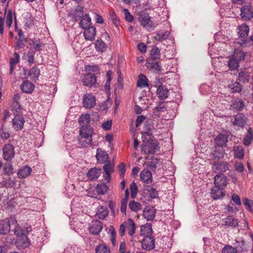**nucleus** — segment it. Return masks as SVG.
<instances>
[{"label": "nucleus", "mask_w": 253, "mask_h": 253, "mask_svg": "<svg viewBox=\"0 0 253 253\" xmlns=\"http://www.w3.org/2000/svg\"><path fill=\"white\" fill-rule=\"evenodd\" d=\"M15 156L14 147L10 143L4 144L2 148V158L7 162H10Z\"/></svg>", "instance_id": "nucleus-3"}, {"label": "nucleus", "mask_w": 253, "mask_h": 253, "mask_svg": "<svg viewBox=\"0 0 253 253\" xmlns=\"http://www.w3.org/2000/svg\"><path fill=\"white\" fill-rule=\"evenodd\" d=\"M12 225L14 227V233L17 236H21L26 235L32 230L31 227L26 224V226L22 227L17 224V222H12Z\"/></svg>", "instance_id": "nucleus-8"}, {"label": "nucleus", "mask_w": 253, "mask_h": 253, "mask_svg": "<svg viewBox=\"0 0 253 253\" xmlns=\"http://www.w3.org/2000/svg\"><path fill=\"white\" fill-rule=\"evenodd\" d=\"M95 253H110V250L106 245L100 244L96 247Z\"/></svg>", "instance_id": "nucleus-48"}, {"label": "nucleus", "mask_w": 253, "mask_h": 253, "mask_svg": "<svg viewBox=\"0 0 253 253\" xmlns=\"http://www.w3.org/2000/svg\"><path fill=\"white\" fill-rule=\"evenodd\" d=\"M30 41L31 42L29 43V45H32V48L30 47L31 49H34L35 52H40L42 50L45 44L42 42L40 39H30Z\"/></svg>", "instance_id": "nucleus-20"}, {"label": "nucleus", "mask_w": 253, "mask_h": 253, "mask_svg": "<svg viewBox=\"0 0 253 253\" xmlns=\"http://www.w3.org/2000/svg\"><path fill=\"white\" fill-rule=\"evenodd\" d=\"M14 57L11 58L9 61V73L11 75L12 74L14 70L15 69L16 65L19 62L20 60V56L18 53L14 52Z\"/></svg>", "instance_id": "nucleus-32"}, {"label": "nucleus", "mask_w": 253, "mask_h": 253, "mask_svg": "<svg viewBox=\"0 0 253 253\" xmlns=\"http://www.w3.org/2000/svg\"><path fill=\"white\" fill-rule=\"evenodd\" d=\"M247 118L243 113H238L234 117V121L233 124L234 126H237L243 127L247 123Z\"/></svg>", "instance_id": "nucleus-17"}, {"label": "nucleus", "mask_w": 253, "mask_h": 253, "mask_svg": "<svg viewBox=\"0 0 253 253\" xmlns=\"http://www.w3.org/2000/svg\"><path fill=\"white\" fill-rule=\"evenodd\" d=\"M95 47L97 51L103 52L106 49V44L102 40H97L95 43Z\"/></svg>", "instance_id": "nucleus-46"}, {"label": "nucleus", "mask_w": 253, "mask_h": 253, "mask_svg": "<svg viewBox=\"0 0 253 253\" xmlns=\"http://www.w3.org/2000/svg\"><path fill=\"white\" fill-rule=\"evenodd\" d=\"M155 239L153 235L144 237L141 241L142 249L146 251H151L155 247Z\"/></svg>", "instance_id": "nucleus-6"}, {"label": "nucleus", "mask_w": 253, "mask_h": 253, "mask_svg": "<svg viewBox=\"0 0 253 253\" xmlns=\"http://www.w3.org/2000/svg\"><path fill=\"white\" fill-rule=\"evenodd\" d=\"M250 76L248 73L241 71L239 73L238 80L243 83H248L249 81Z\"/></svg>", "instance_id": "nucleus-50"}, {"label": "nucleus", "mask_w": 253, "mask_h": 253, "mask_svg": "<svg viewBox=\"0 0 253 253\" xmlns=\"http://www.w3.org/2000/svg\"><path fill=\"white\" fill-rule=\"evenodd\" d=\"M32 171V169L30 167L26 166L18 170L17 175L20 178H25L31 174Z\"/></svg>", "instance_id": "nucleus-30"}, {"label": "nucleus", "mask_w": 253, "mask_h": 253, "mask_svg": "<svg viewBox=\"0 0 253 253\" xmlns=\"http://www.w3.org/2000/svg\"><path fill=\"white\" fill-rule=\"evenodd\" d=\"M152 131H144L142 133V139L143 142H145L147 141H150L151 136H152Z\"/></svg>", "instance_id": "nucleus-61"}, {"label": "nucleus", "mask_w": 253, "mask_h": 253, "mask_svg": "<svg viewBox=\"0 0 253 253\" xmlns=\"http://www.w3.org/2000/svg\"><path fill=\"white\" fill-rule=\"evenodd\" d=\"M230 86L231 89L233 93L240 92L242 89V85L237 82H235Z\"/></svg>", "instance_id": "nucleus-59"}, {"label": "nucleus", "mask_w": 253, "mask_h": 253, "mask_svg": "<svg viewBox=\"0 0 253 253\" xmlns=\"http://www.w3.org/2000/svg\"><path fill=\"white\" fill-rule=\"evenodd\" d=\"M153 230L151 224L147 222L144 225L141 226L140 230V235L146 237L152 235Z\"/></svg>", "instance_id": "nucleus-23"}, {"label": "nucleus", "mask_w": 253, "mask_h": 253, "mask_svg": "<svg viewBox=\"0 0 253 253\" xmlns=\"http://www.w3.org/2000/svg\"><path fill=\"white\" fill-rule=\"evenodd\" d=\"M101 173V169L96 168L90 169L87 173V176L90 180H96Z\"/></svg>", "instance_id": "nucleus-25"}, {"label": "nucleus", "mask_w": 253, "mask_h": 253, "mask_svg": "<svg viewBox=\"0 0 253 253\" xmlns=\"http://www.w3.org/2000/svg\"><path fill=\"white\" fill-rule=\"evenodd\" d=\"M157 106L155 107L154 110L158 112H164L167 110L165 102L161 101L156 102Z\"/></svg>", "instance_id": "nucleus-53"}, {"label": "nucleus", "mask_w": 253, "mask_h": 253, "mask_svg": "<svg viewBox=\"0 0 253 253\" xmlns=\"http://www.w3.org/2000/svg\"><path fill=\"white\" fill-rule=\"evenodd\" d=\"M243 201L246 209L253 213V201L249 200L246 197L244 198Z\"/></svg>", "instance_id": "nucleus-54"}, {"label": "nucleus", "mask_w": 253, "mask_h": 253, "mask_svg": "<svg viewBox=\"0 0 253 253\" xmlns=\"http://www.w3.org/2000/svg\"><path fill=\"white\" fill-rule=\"evenodd\" d=\"M94 133V129L91 126L86 125L83 126L80 129V136H88L92 137Z\"/></svg>", "instance_id": "nucleus-27"}, {"label": "nucleus", "mask_w": 253, "mask_h": 253, "mask_svg": "<svg viewBox=\"0 0 253 253\" xmlns=\"http://www.w3.org/2000/svg\"><path fill=\"white\" fill-rule=\"evenodd\" d=\"M159 198L158 191L153 187L149 185L144 190V194L141 200L145 203L151 202L153 199Z\"/></svg>", "instance_id": "nucleus-2"}, {"label": "nucleus", "mask_w": 253, "mask_h": 253, "mask_svg": "<svg viewBox=\"0 0 253 253\" xmlns=\"http://www.w3.org/2000/svg\"><path fill=\"white\" fill-rule=\"evenodd\" d=\"M35 88V85L31 82L26 80L24 81L20 85L21 90L26 93H31Z\"/></svg>", "instance_id": "nucleus-26"}, {"label": "nucleus", "mask_w": 253, "mask_h": 253, "mask_svg": "<svg viewBox=\"0 0 253 253\" xmlns=\"http://www.w3.org/2000/svg\"><path fill=\"white\" fill-rule=\"evenodd\" d=\"M108 214V210L107 207L100 206H99L97 210L96 216L100 219L103 220Z\"/></svg>", "instance_id": "nucleus-31"}, {"label": "nucleus", "mask_w": 253, "mask_h": 253, "mask_svg": "<svg viewBox=\"0 0 253 253\" xmlns=\"http://www.w3.org/2000/svg\"><path fill=\"white\" fill-rule=\"evenodd\" d=\"M2 186L5 188H12L16 184L15 177H8L4 178L2 181Z\"/></svg>", "instance_id": "nucleus-40"}, {"label": "nucleus", "mask_w": 253, "mask_h": 253, "mask_svg": "<svg viewBox=\"0 0 253 253\" xmlns=\"http://www.w3.org/2000/svg\"><path fill=\"white\" fill-rule=\"evenodd\" d=\"M156 94L160 100H163L169 97V90L165 85H160L157 89Z\"/></svg>", "instance_id": "nucleus-18"}, {"label": "nucleus", "mask_w": 253, "mask_h": 253, "mask_svg": "<svg viewBox=\"0 0 253 253\" xmlns=\"http://www.w3.org/2000/svg\"><path fill=\"white\" fill-rule=\"evenodd\" d=\"M146 67L150 70H153L155 72H158L162 69L161 66L159 64V63L154 60L151 61L150 60L146 64Z\"/></svg>", "instance_id": "nucleus-39"}, {"label": "nucleus", "mask_w": 253, "mask_h": 253, "mask_svg": "<svg viewBox=\"0 0 253 253\" xmlns=\"http://www.w3.org/2000/svg\"><path fill=\"white\" fill-rule=\"evenodd\" d=\"M249 32V27L245 24H243L240 27L238 34L241 37L245 38L248 35Z\"/></svg>", "instance_id": "nucleus-47"}, {"label": "nucleus", "mask_w": 253, "mask_h": 253, "mask_svg": "<svg viewBox=\"0 0 253 253\" xmlns=\"http://www.w3.org/2000/svg\"><path fill=\"white\" fill-rule=\"evenodd\" d=\"M118 169L119 171L121 177L124 178L126 171L125 164L123 163H120L118 166Z\"/></svg>", "instance_id": "nucleus-64"}, {"label": "nucleus", "mask_w": 253, "mask_h": 253, "mask_svg": "<svg viewBox=\"0 0 253 253\" xmlns=\"http://www.w3.org/2000/svg\"><path fill=\"white\" fill-rule=\"evenodd\" d=\"M82 82L84 86L91 87L96 83V77L93 73H87L84 75Z\"/></svg>", "instance_id": "nucleus-10"}, {"label": "nucleus", "mask_w": 253, "mask_h": 253, "mask_svg": "<svg viewBox=\"0 0 253 253\" xmlns=\"http://www.w3.org/2000/svg\"><path fill=\"white\" fill-rule=\"evenodd\" d=\"M241 16L245 21L251 20L253 18V10L250 5H244L241 9Z\"/></svg>", "instance_id": "nucleus-11"}, {"label": "nucleus", "mask_w": 253, "mask_h": 253, "mask_svg": "<svg viewBox=\"0 0 253 253\" xmlns=\"http://www.w3.org/2000/svg\"><path fill=\"white\" fill-rule=\"evenodd\" d=\"M161 54L160 50L158 47L155 45H153L150 52V60H155L160 58Z\"/></svg>", "instance_id": "nucleus-38"}, {"label": "nucleus", "mask_w": 253, "mask_h": 253, "mask_svg": "<svg viewBox=\"0 0 253 253\" xmlns=\"http://www.w3.org/2000/svg\"><path fill=\"white\" fill-rule=\"evenodd\" d=\"M233 244L235 248L238 249L237 253H248L250 250L249 244L243 238L236 239Z\"/></svg>", "instance_id": "nucleus-5"}, {"label": "nucleus", "mask_w": 253, "mask_h": 253, "mask_svg": "<svg viewBox=\"0 0 253 253\" xmlns=\"http://www.w3.org/2000/svg\"><path fill=\"white\" fill-rule=\"evenodd\" d=\"M156 210L153 207L147 206L143 210V216L147 221H152L155 216Z\"/></svg>", "instance_id": "nucleus-19"}, {"label": "nucleus", "mask_w": 253, "mask_h": 253, "mask_svg": "<svg viewBox=\"0 0 253 253\" xmlns=\"http://www.w3.org/2000/svg\"><path fill=\"white\" fill-rule=\"evenodd\" d=\"M12 125L13 128L16 130H19L23 127L25 120L22 116L19 114L15 115L14 118L12 119Z\"/></svg>", "instance_id": "nucleus-12"}, {"label": "nucleus", "mask_w": 253, "mask_h": 253, "mask_svg": "<svg viewBox=\"0 0 253 253\" xmlns=\"http://www.w3.org/2000/svg\"><path fill=\"white\" fill-rule=\"evenodd\" d=\"M96 158L97 162L100 164H103L109 161L108 154L102 151L100 148H98L96 151Z\"/></svg>", "instance_id": "nucleus-22"}, {"label": "nucleus", "mask_w": 253, "mask_h": 253, "mask_svg": "<svg viewBox=\"0 0 253 253\" xmlns=\"http://www.w3.org/2000/svg\"><path fill=\"white\" fill-rule=\"evenodd\" d=\"M92 138L88 136H81L78 139L79 144L83 147H88L92 144Z\"/></svg>", "instance_id": "nucleus-34"}, {"label": "nucleus", "mask_w": 253, "mask_h": 253, "mask_svg": "<svg viewBox=\"0 0 253 253\" xmlns=\"http://www.w3.org/2000/svg\"><path fill=\"white\" fill-rule=\"evenodd\" d=\"M159 150V143L156 140L151 139L141 145V151L146 154H154Z\"/></svg>", "instance_id": "nucleus-1"}, {"label": "nucleus", "mask_w": 253, "mask_h": 253, "mask_svg": "<svg viewBox=\"0 0 253 253\" xmlns=\"http://www.w3.org/2000/svg\"><path fill=\"white\" fill-rule=\"evenodd\" d=\"M228 65L230 70L234 71L237 69L239 66V63L233 57L229 59Z\"/></svg>", "instance_id": "nucleus-49"}, {"label": "nucleus", "mask_w": 253, "mask_h": 253, "mask_svg": "<svg viewBox=\"0 0 253 253\" xmlns=\"http://www.w3.org/2000/svg\"><path fill=\"white\" fill-rule=\"evenodd\" d=\"M12 23V12L11 9L8 10L6 19V25L8 28H10Z\"/></svg>", "instance_id": "nucleus-62"}, {"label": "nucleus", "mask_w": 253, "mask_h": 253, "mask_svg": "<svg viewBox=\"0 0 253 253\" xmlns=\"http://www.w3.org/2000/svg\"><path fill=\"white\" fill-rule=\"evenodd\" d=\"M90 121V115L88 114L82 115L79 119V123L80 125L83 124H89Z\"/></svg>", "instance_id": "nucleus-55"}, {"label": "nucleus", "mask_w": 253, "mask_h": 253, "mask_svg": "<svg viewBox=\"0 0 253 253\" xmlns=\"http://www.w3.org/2000/svg\"><path fill=\"white\" fill-rule=\"evenodd\" d=\"M10 222H0V234H6L10 230Z\"/></svg>", "instance_id": "nucleus-44"}, {"label": "nucleus", "mask_w": 253, "mask_h": 253, "mask_svg": "<svg viewBox=\"0 0 253 253\" xmlns=\"http://www.w3.org/2000/svg\"><path fill=\"white\" fill-rule=\"evenodd\" d=\"M140 179L145 183L149 184L152 181V175L151 171L143 169L140 174Z\"/></svg>", "instance_id": "nucleus-24"}, {"label": "nucleus", "mask_w": 253, "mask_h": 253, "mask_svg": "<svg viewBox=\"0 0 253 253\" xmlns=\"http://www.w3.org/2000/svg\"><path fill=\"white\" fill-rule=\"evenodd\" d=\"M126 229L128 234L132 236L134 234L135 231V222H127Z\"/></svg>", "instance_id": "nucleus-58"}, {"label": "nucleus", "mask_w": 253, "mask_h": 253, "mask_svg": "<svg viewBox=\"0 0 253 253\" xmlns=\"http://www.w3.org/2000/svg\"><path fill=\"white\" fill-rule=\"evenodd\" d=\"M229 169V163L226 161H214L212 164V170L216 173L223 174Z\"/></svg>", "instance_id": "nucleus-4"}, {"label": "nucleus", "mask_w": 253, "mask_h": 253, "mask_svg": "<svg viewBox=\"0 0 253 253\" xmlns=\"http://www.w3.org/2000/svg\"><path fill=\"white\" fill-rule=\"evenodd\" d=\"M225 195V191L224 188L214 186L211 189V197L214 200L221 199Z\"/></svg>", "instance_id": "nucleus-15"}, {"label": "nucleus", "mask_w": 253, "mask_h": 253, "mask_svg": "<svg viewBox=\"0 0 253 253\" xmlns=\"http://www.w3.org/2000/svg\"><path fill=\"white\" fill-rule=\"evenodd\" d=\"M227 141L228 137L225 134L220 133L215 138V144L220 147L226 146Z\"/></svg>", "instance_id": "nucleus-29"}, {"label": "nucleus", "mask_w": 253, "mask_h": 253, "mask_svg": "<svg viewBox=\"0 0 253 253\" xmlns=\"http://www.w3.org/2000/svg\"><path fill=\"white\" fill-rule=\"evenodd\" d=\"M15 242V245L18 250H23L30 246L31 245L30 240L26 235L18 236Z\"/></svg>", "instance_id": "nucleus-7"}, {"label": "nucleus", "mask_w": 253, "mask_h": 253, "mask_svg": "<svg viewBox=\"0 0 253 253\" xmlns=\"http://www.w3.org/2000/svg\"><path fill=\"white\" fill-rule=\"evenodd\" d=\"M103 229L102 222H92L88 228L89 232L90 234L97 235Z\"/></svg>", "instance_id": "nucleus-21"}, {"label": "nucleus", "mask_w": 253, "mask_h": 253, "mask_svg": "<svg viewBox=\"0 0 253 253\" xmlns=\"http://www.w3.org/2000/svg\"><path fill=\"white\" fill-rule=\"evenodd\" d=\"M3 170L4 173L6 175H10L14 173L13 168L10 162H7L4 165Z\"/></svg>", "instance_id": "nucleus-45"}, {"label": "nucleus", "mask_w": 253, "mask_h": 253, "mask_svg": "<svg viewBox=\"0 0 253 253\" xmlns=\"http://www.w3.org/2000/svg\"><path fill=\"white\" fill-rule=\"evenodd\" d=\"M105 173H111L114 171V165H111V162L107 161L103 167Z\"/></svg>", "instance_id": "nucleus-56"}, {"label": "nucleus", "mask_w": 253, "mask_h": 253, "mask_svg": "<svg viewBox=\"0 0 253 253\" xmlns=\"http://www.w3.org/2000/svg\"><path fill=\"white\" fill-rule=\"evenodd\" d=\"M80 27L82 29H85L91 24V18L88 14H85L81 19Z\"/></svg>", "instance_id": "nucleus-35"}, {"label": "nucleus", "mask_w": 253, "mask_h": 253, "mask_svg": "<svg viewBox=\"0 0 253 253\" xmlns=\"http://www.w3.org/2000/svg\"><path fill=\"white\" fill-rule=\"evenodd\" d=\"M245 106L244 102L241 99H238L234 101L231 105V107L237 111H240Z\"/></svg>", "instance_id": "nucleus-41"}, {"label": "nucleus", "mask_w": 253, "mask_h": 253, "mask_svg": "<svg viewBox=\"0 0 253 253\" xmlns=\"http://www.w3.org/2000/svg\"><path fill=\"white\" fill-rule=\"evenodd\" d=\"M228 180L225 175L223 174H218L214 176V184L215 186L224 189L227 186Z\"/></svg>", "instance_id": "nucleus-13"}, {"label": "nucleus", "mask_w": 253, "mask_h": 253, "mask_svg": "<svg viewBox=\"0 0 253 253\" xmlns=\"http://www.w3.org/2000/svg\"><path fill=\"white\" fill-rule=\"evenodd\" d=\"M129 207L132 211H137L141 209V205L139 203L133 200L129 202Z\"/></svg>", "instance_id": "nucleus-57"}, {"label": "nucleus", "mask_w": 253, "mask_h": 253, "mask_svg": "<svg viewBox=\"0 0 253 253\" xmlns=\"http://www.w3.org/2000/svg\"><path fill=\"white\" fill-rule=\"evenodd\" d=\"M234 156L239 159H242L244 156V151L242 146H238L234 147Z\"/></svg>", "instance_id": "nucleus-43"}, {"label": "nucleus", "mask_w": 253, "mask_h": 253, "mask_svg": "<svg viewBox=\"0 0 253 253\" xmlns=\"http://www.w3.org/2000/svg\"><path fill=\"white\" fill-rule=\"evenodd\" d=\"M137 86L140 88L149 86L148 79L144 75L140 74L138 76V78L137 81Z\"/></svg>", "instance_id": "nucleus-33"}, {"label": "nucleus", "mask_w": 253, "mask_h": 253, "mask_svg": "<svg viewBox=\"0 0 253 253\" xmlns=\"http://www.w3.org/2000/svg\"><path fill=\"white\" fill-rule=\"evenodd\" d=\"M40 75V70L36 66L32 68L29 71L28 75L32 81H36L38 80Z\"/></svg>", "instance_id": "nucleus-37"}, {"label": "nucleus", "mask_w": 253, "mask_h": 253, "mask_svg": "<svg viewBox=\"0 0 253 253\" xmlns=\"http://www.w3.org/2000/svg\"><path fill=\"white\" fill-rule=\"evenodd\" d=\"M170 35V33L168 31H160L156 33L154 39L158 42H162L168 39Z\"/></svg>", "instance_id": "nucleus-36"}, {"label": "nucleus", "mask_w": 253, "mask_h": 253, "mask_svg": "<svg viewBox=\"0 0 253 253\" xmlns=\"http://www.w3.org/2000/svg\"><path fill=\"white\" fill-rule=\"evenodd\" d=\"M151 17L149 16V14L145 12H142L138 18L139 21L141 25L145 28L152 27V21L150 20Z\"/></svg>", "instance_id": "nucleus-14"}, {"label": "nucleus", "mask_w": 253, "mask_h": 253, "mask_svg": "<svg viewBox=\"0 0 253 253\" xmlns=\"http://www.w3.org/2000/svg\"><path fill=\"white\" fill-rule=\"evenodd\" d=\"M84 36L86 41H93L96 35V29L94 26H89L84 29Z\"/></svg>", "instance_id": "nucleus-16"}, {"label": "nucleus", "mask_w": 253, "mask_h": 253, "mask_svg": "<svg viewBox=\"0 0 253 253\" xmlns=\"http://www.w3.org/2000/svg\"><path fill=\"white\" fill-rule=\"evenodd\" d=\"M83 106L87 109H90L96 105L95 97L91 93H87L83 98Z\"/></svg>", "instance_id": "nucleus-9"}, {"label": "nucleus", "mask_w": 253, "mask_h": 253, "mask_svg": "<svg viewBox=\"0 0 253 253\" xmlns=\"http://www.w3.org/2000/svg\"><path fill=\"white\" fill-rule=\"evenodd\" d=\"M22 108L19 103H12L11 111L13 114L19 113Z\"/></svg>", "instance_id": "nucleus-63"}, {"label": "nucleus", "mask_w": 253, "mask_h": 253, "mask_svg": "<svg viewBox=\"0 0 253 253\" xmlns=\"http://www.w3.org/2000/svg\"><path fill=\"white\" fill-rule=\"evenodd\" d=\"M238 249L231 245H226L222 249V253H237Z\"/></svg>", "instance_id": "nucleus-51"}, {"label": "nucleus", "mask_w": 253, "mask_h": 253, "mask_svg": "<svg viewBox=\"0 0 253 253\" xmlns=\"http://www.w3.org/2000/svg\"><path fill=\"white\" fill-rule=\"evenodd\" d=\"M84 13L83 7L80 5H78L75 10L71 12V14L75 21H78L81 19L84 16Z\"/></svg>", "instance_id": "nucleus-28"}, {"label": "nucleus", "mask_w": 253, "mask_h": 253, "mask_svg": "<svg viewBox=\"0 0 253 253\" xmlns=\"http://www.w3.org/2000/svg\"><path fill=\"white\" fill-rule=\"evenodd\" d=\"M130 190L131 192V197L132 198H135L138 192V188L136 183L134 182H133L130 184Z\"/></svg>", "instance_id": "nucleus-60"}, {"label": "nucleus", "mask_w": 253, "mask_h": 253, "mask_svg": "<svg viewBox=\"0 0 253 253\" xmlns=\"http://www.w3.org/2000/svg\"><path fill=\"white\" fill-rule=\"evenodd\" d=\"M109 187L105 183L98 184L96 186V190L99 195H104L107 192Z\"/></svg>", "instance_id": "nucleus-42"}, {"label": "nucleus", "mask_w": 253, "mask_h": 253, "mask_svg": "<svg viewBox=\"0 0 253 253\" xmlns=\"http://www.w3.org/2000/svg\"><path fill=\"white\" fill-rule=\"evenodd\" d=\"M245 52L242 50H236L233 54V58L238 62L244 59Z\"/></svg>", "instance_id": "nucleus-52"}]
</instances>
